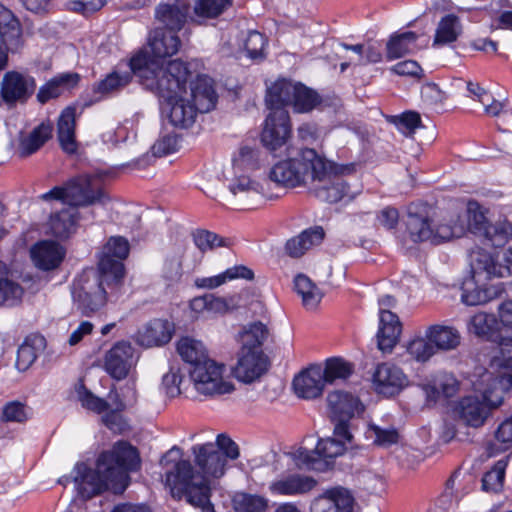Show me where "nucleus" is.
Wrapping results in <instances>:
<instances>
[{
	"mask_svg": "<svg viewBox=\"0 0 512 512\" xmlns=\"http://www.w3.org/2000/svg\"><path fill=\"white\" fill-rule=\"evenodd\" d=\"M144 62V57H136L132 62L133 68L139 73L141 84L159 97L163 113L173 126L188 128L195 122L197 113L214 109L217 94L211 78L198 76L190 82L188 91L186 84L190 72L183 61L172 60L166 69L158 73L140 67Z\"/></svg>",
	"mask_w": 512,
	"mask_h": 512,
	"instance_id": "f257e3e1",
	"label": "nucleus"
},
{
	"mask_svg": "<svg viewBox=\"0 0 512 512\" xmlns=\"http://www.w3.org/2000/svg\"><path fill=\"white\" fill-rule=\"evenodd\" d=\"M140 465L137 449L125 441L116 442L112 449L102 452L96 462V469L87 464L77 463L70 477H62L59 483L65 485L72 480L77 495L90 499L105 490L122 493L129 485V472Z\"/></svg>",
	"mask_w": 512,
	"mask_h": 512,
	"instance_id": "f03ea898",
	"label": "nucleus"
},
{
	"mask_svg": "<svg viewBox=\"0 0 512 512\" xmlns=\"http://www.w3.org/2000/svg\"><path fill=\"white\" fill-rule=\"evenodd\" d=\"M181 450L171 448L162 458L161 465L165 469V485L173 498L182 499L201 512H215L211 503L212 484L205 475L195 471L188 460H183Z\"/></svg>",
	"mask_w": 512,
	"mask_h": 512,
	"instance_id": "7ed1b4c3",
	"label": "nucleus"
},
{
	"mask_svg": "<svg viewBox=\"0 0 512 512\" xmlns=\"http://www.w3.org/2000/svg\"><path fill=\"white\" fill-rule=\"evenodd\" d=\"M327 169L328 159L315 149L286 147V157L272 165L267 177L279 187L294 189L324 179Z\"/></svg>",
	"mask_w": 512,
	"mask_h": 512,
	"instance_id": "20e7f679",
	"label": "nucleus"
},
{
	"mask_svg": "<svg viewBox=\"0 0 512 512\" xmlns=\"http://www.w3.org/2000/svg\"><path fill=\"white\" fill-rule=\"evenodd\" d=\"M473 391L492 411L500 408L512 395V338H503L499 354L488 368L476 372L471 380Z\"/></svg>",
	"mask_w": 512,
	"mask_h": 512,
	"instance_id": "39448f33",
	"label": "nucleus"
},
{
	"mask_svg": "<svg viewBox=\"0 0 512 512\" xmlns=\"http://www.w3.org/2000/svg\"><path fill=\"white\" fill-rule=\"evenodd\" d=\"M352 439L348 424L336 423L333 437L320 439L313 451L301 447L291 453V457L299 469L323 471L329 466L330 460L344 453Z\"/></svg>",
	"mask_w": 512,
	"mask_h": 512,
	"instance_id": "423d86ee",
	"label": "nucleus"
},
{
	"mask_svg": "<svg viewBox=\"0 0 512 512\" xmlns=\"http://www.w3.org/2000/svg\"><path fill=\"white\" fill-rule=\"evenodd\" d=\"M121 284H115L113 279H105L100 273L84 272L73 282L71 294L77 309L84 315L97 312L105 306L109 298H113Z\"/></svg>",
	"mask_w": 512,
	"mask_h": 512,
	"instance_id": "0eeeda50",
	"label": "nucleus"
},
{
	"mask_svg": "<svg viewBox=\"0 0 512 512\" xmlns=\"http://www.w3.org/2000/svg\"><path fill=\"white\" fill-rule=\"evenodd\" d=\"M96 178L89 175H81L69 180L63 186H55L39 196L45 202H60L67 206H87L97 202H103L104 192L96 186Z\"/></svg>",
	"mask_w": 512,
	"mask_h": 512,
	"instance_id": "6e6552de",
	"label": "nucleus"
},
{
	"mask_svg": "<svg viewBox=\"0 0 512 512\" xmlns=\"http://www.w3.org/2000/svg\"><path fill=\"white\" fill-rule=\"evenodd\" d=\"M195 463L205 475L219 478L225 473L226 458L235 460L239 457L237 444L228 436H217L216 444L208 442L196 444L191 448Z\"/></svg>",
	"mask_w": 512,
	"mask_h": 512,
	"instance_id": "1a4fd4ad",
	"label": "nucleus"
},
{
	"mask_svg": "<svg viewBox=\"0 0 512 512\" xmlns=\"http://www.w3.org/2000/svg\"><path fill=\"white\" fill-rule=\"evenodd\" d=\"M446 211L432 217L409 213L406 227L409 237L413 242H431L438 244L453 239V234L461 232L459 227L454 230L449 228Z\"/></svg>",
	"mask_w": 512,
	"mask_h": 512,
	"instance_id": "9d476101",
	"label": "nucleus"
},
{
	"mask_svg": "<svg viewBox=\"0 0 512 512\" xmlns=\"http://www.w3.org/2000/svg\"><path fill=\"white\" fill-rule=\"evenodd\" d=\"M225 366L212 359L191 367L190 380L195 391L204 396L228 394L234 390L231 382L224 379Z\"/></svg>",
	"mask_w": 512,
	"mask_h": 512,
	"instance_id": "9b49d317",
	"label": "nucleus"
},
{
	"mask_svg": "<svg viewBox=\"0 0 512 512\" xmlns=\"http://www.w3.org/2000/svg\"><path fill=\"white\" fill-rule=\"evenodd\" d=\"M488 209L480 205L475 200H469L465 211L449 210L446 211V218L449 228L454 230L459 227L462 231L455 232L453 238H459L466 232L482 237L486 232L490 222L487 218Z\"/></svg>",
	"mask_w": 512,
	"mask_h": 512,
	"instance_id": "f8f14e48",
	"label": "nucleus"
},
{
	"mask_svg": "<svg viewBox=\"0 0 512 512\" xmlns=\"http://www.w3.org/2000/svg\"><path fill=\"white\" fill-rule=\"evenodd\" d=\"M130 251L128 240L122 236H112L103 246L98 268L105 279L112 278L115 284H121L125 269L123 261Z\"/></svg>",
	"mask_w": 512,
	"mask_h": 512,
	"instance_id": "ddd939ff",
	"label": "nucleus"
},
{
	"mask_svg": "<svg viewBox=\"0 0 512 512\" xmlns=\"http://www.w3.org/2000/svg\"><path fill=\"white\" fill-rule=\"evenodd\" d=\"M472 275L462 284L461 302L467 306L483 305L497 298L503 292L500 283L488 284L485 281L491 279L485 271H477V267H471Z\"/></svg>",
	"mask_w": 512,
	"mask_h": 512,
	"instance_id": "4468645a",
	"label": "nucleus"
},
{
	"mask_svg": "<svg viewBox=\"0 0 512 512\" xmlns=\"http://www.w3.org/2000/svg\"><path fill=\"white\" fill-rule=\"evenodd\" d=\"M291 137L290 116L287 110L271 111L266 117L261 142L270 152L285 147Z\"/></svg>",
	"mask_w": 512,
	"mask_h": 512,
	"instance_id": "2eb2a0df",
	"label": "nucleus"
},
{
	"mask_svg": "<svg viewBox=\"0 0 512 512\" xmlns=\"http://www.w3.org/2000/svg\"><path fill=\"white\" fill-rule=\"evenodd\" d=\"M36 80L26 72L16 70L4 74L1 84V98L8 106L26 102L34 93Z\"/></svg>",
	"mask_w": 512,
	"mask_h": 512,
	"instance_id": "dca6fc26",
	"label": "nucleus"
},
{
	"mask_svg": "<svg viewBox=\"0 0 512 512\" xmlns=\"http://www.w3.org/2000/svg\"><path fill=\"white\" fill-rule=\"evenodd\" d=\"M470 261L471 267H477L478 272L485 271L491 278L512 276V248L494 254L477 248L471 251Z\"/></svg>",
	"mask_w": 512,
	"mask_h": 512,
	"instance_id": "f3484780",
	"label": "nucleus"
},
{
	"mask_svg": "<svg viewBox=\"0 0 512 512\" xmlns=\"http://www.w3.org/2000/svg\"><path fill=\"white\" fill-rule=\"evenodd\" d=\"M226 181L230 193L245 204L256 198H271L267 179L261 182L253 178L251 173L231 171Z\"/></svg>",
	"mask_w": 512,
	"mask_h": 512,
	"instance_id": "a211bd4d",
	"label": "nucleus"
},
{
	"mask_svg": "<svg viewBox=\"0 0 512 512\" xmlns=\"http://www.w3.org/2000/svg\"><path fill=\"white\" fill-rule=\"evenodd\" d=\"M327 175L324 179L313 181L310 185L315 196L321 201L336 203L341 200H352L357 192L350 191L349 186L342 177L334 171V165L328 160Z\"/></svg>",
	"mask_w": 512,
	"mask_h": 512,
	"instance_id": "6ab92c4d",
	"label": "nucleus"
},
{
	"mask_svg": "<svg viewBox=\"0 0 512 512\" xmlns=\"http://www.w3.org/2000/svg\"><path fill=\"white\" fill-rule=\"evenodd\" d=\"M149 48L152 56H149L148 52L144 50H141L138 53L145 54L148 61L154 62L155 72L158 73L160 70L166 69L168 64L171 62L169 61L164 66L161 59L173 56L178 52L180 48V39L175 33L167 31L164 28H158L150 34Z\"/></svg>",
	"mask_w": 512,
	"mask_h": 512,
	"instance_id": "aec40b11",
	"label": "nucleus"
},
{
	"mask_svg": "<svg viewBox=\"0 0 512 512\" xmlns=\"http://www.w3.org/2000/svg\"><path fill=\"white\" fill-rule=\"evenodd\" d=\"M408 384V378L396 365L378 364L372 374V386L376 393L383 396L398 394Z\"/></svg>",
	"mask_w": 512,
	"mask_h": 512,
	"instance_id": "412c9836",
	"label": "nucleus"
},
{
	"mask_svg": "<svg viewBox=\"0 0 512 512\" xmlns=\"http://www.w3.org/2000/svg\"><path fill=\"white\" fill-rule=\"evenodd\" d=\"M268 370V359L261 349L240 350L238 361L233 369L236 379L252 383Z\"/></svg>",
	"mask_w": 512,
	"mask_h": 512,
	"instance_id": "4be33fe9",
	"label": "nucleus"
},
{
	"mask_svg": "<svg viewBox=\"0 0 512 512\" xmlns=\"http://www.w3.org/2000/svg\"><path fill=\"white\" fill-rule=\"evenodd\" d=\"M135 362L134 348L130 343L121 341L107 351L104 367L109 375L121 380L128 375Z\"/></svg>",
	"mask_w": 512,
	"mask_h": 512,
	"instance_id": "5701e85b",
	"label": "nucleus"
},
{
	"mask_svg": "<svg viewBox=\"0 0 512 512\" xmlns=\"http://www.w3.org/2000/svg\"><path fill=\"white\" fill-rule=\"evenodd\" d=\"M174 323L167 319L156 318L143 325L136 334L137 344L145 348L159 347L167 344L173 337Z\"/></svg>",
	"mask_w": 512,
	"mask_h": 512,
	"instance_id": "b1692460",
	"label": "nucleus"
},
{
	"mask_svg": "<svg viewBox=\"0 0 512 512\" xmlns=\"http://www.w3.org/2000/svg\"><path fill=\"white\" fill-rule=\"evenodd\" d=\"M354 498L349 490L342 487L327 489L316 497L311 512H352Z\"/></svg>",
	"mask_w": 512,
	"mask_h": 512,
	"instance_id": "393cba45",
	"label": "nucleus"
},
{
	"mask_svg": "<svg viewBox=\"0 0 512 512\" xmlns=\"http://www.w3.org/2000/svg\"><path fill=\"white\" fill-rule=\"evenodd\" d=\"M325 384L322 366L312 365L295 376L293 389L300 398L315 399L322 395Z\"/></svg>",
	"mask_w": 512,
	"mask_h": 512,
	"instance_id": "a878e982",
	"label": "nucleus"
},
{
	"mask_svg": "<svg viewBox=\"0 0 512 512\" xmlns=\"http://www.w3.org/2000/svg\"><path fill=\"white\" fill-rule=\"evenodd\" d=\"M327 402L333 417L338 420L337 423L345 422L348 424L349 419L360 415L364 410V406L358 397L342 390L330 392L327 396Z\"/></svg>",
	"mask_w": 512,
	"mask_h": 512,
	"instance_id": "bb28decb",
	"label": "nucleus"
},
{
	"mask_svg": "<svg viewBox=\"0 0 512 512\" xmlns=\"http://www.w3.org/2000/svg\"><path fill=\"white\" fill-rule=\"evenodd\" d=\"M314 478L302 474L283 475L269 484V491L276 496H298L314 489Z\"/></svg>",
	"mask_w": 512,
	"mask_h": 512,
	"instance_id": "cd10ccee",
	"label": "nucleus"
},
{
	"mask_svg": "<svg viewBox=\"0 0 512 512\" xmlns=\"http://www.w3.org/2000/svg\"><path fill=\"white\" fill-rule=\"evenodd\" d=\"M138 56H142L145 59V62L141 63L140 67H142L143 69H151V70L155 71V69H154L155 63L154 62L148 61L145 54L136 53L130 59L129 67L126 70L122 71L118 68V69L114 70L113 72H111L110 74H108L105 79H103L102 81H100L98 83L97 91L101 94H109V93L118 91L130 83L133 74H135L140 79L139 73L136 71V69L133 68V65H132L133 60Z\"/></svg>",
	"mask_w": 512,
	"mask_h": 512,
	"instance_id": "c85d7f7f",
	"label": "nucleus"
},
{
	"mask_svg": "<svg viewBox=\"0 0 512 512\" xmlns=\"http://www.w3.org/2000/svg\"><path fill=\"white\" fill-rule=\"evenodd\" d=\"M456 414L458 418L466 425L478 428L481 427L492 409L487 404L478 398V396H465L456 406Z\"/></svg>",
	"mask_w": 512,
	"mask_h": 512,
	"instance_id": "c756f323",
	"label": "nucleus"
},
{
	"mask_svg": "<svg viewBox=\"0 0 512 512\" xmlns=\"http://www.w3.org/2000/svg\"><path fill=\"white\" fill-rule=\"evenodd\" d=\"M33 264L40 270L56 269L64 259L65 250L57 242L44 240L36 243L30 250Z\"/></svg>",
	"mask_w": 512,
	"mask_h": 512,
	"instance_id": "7c9ffc66",
	"label": "nucleus"
},
{
	"mask_svg": "<svg viewBox=\"0 0 512 512\" xmlns=\"http://www.w3.org/2000/svg\"><path fill=\"white\" fill-rule=\"evenodd\" d=\"M402 326L396 314L390 310L379 313V327L377 332V345L384 353L391 352L397 344Z\"/></svg>",
	"mask_w": 512,
	"mask_h": 512,
	"instance_id": "2f4dec72",
	"label": "nucleus"
},
{
	"mask_svg": "<svg viewBox=\"0 0 512 512\" xmlns=\"http://www.w3.org/2000/svg\"><path fill=\"white\" fill-rule=\"evenodd\" d=\"M426 336L431 340L437 352L456 350L462 341L460 331L447 323H435L427 326Z\"/></svg>",
	"mask_w": 512,
	"mask_h": 512,
	"instance_id": "473e14b6",
	"label": "nucleus"
},
{
	"mask_svg": "<svg viewBox=\"0 0 512 512\" xmlns=\"http://www.w3.org/2000/svg\"><path fill=\"white\" fill-rule=\"evenodd\" d=\"M80 76L74 72L59 73L42 85L37 93V100L44 104L51 99H55L64 92L76 87Z\"/></svg>",
	"mask_w": 512,
	"mask_h": 512,
	"instance_id": "72a5a7b5",
	"label": "nucleus"
},
{
	"mask_svg": "<svg viewBox=\"0 0 512 512\" xmlns=\"http://www.w3.org/2000/svg\"><path fill=\"white\" fill-rule=\"evenodd\" d=\"M231 171L253 173L265 164L264 154L256 146L242 145L232 155Z\"/></svg>",
	"mask_w": 512,
	"mask_h": 512,
	"instance_id": "f704fd0d",
	"label": "nucleus"
},
{
	"mask_svg": "<svg viewBox=\"0 0 512 512\" xmlns=\"http://www.w3.org/2000/svg\"><path fill=\"white\" fill-rule=\"evenodd\" d=\"M296 87V82L287 79H278L269 86L265 101L270 112L284 109L288 105L293 107Z\"/></svg>",
	"mask_w": 512,
	"mask_h": 512,
	"instance_id": "c9c22d12",
	"label": "nucleus"
},
{
	"mask_svg": "<svg viewBox=\"0 0 512 512\" xmlns=\"http://www.w3.org/2000/svg\"><path fill=\"white\" fill-rule=\"evenodd\" d=\"M188 12L189 4L186 0H177L173 5L159 4L155 16L166 26L167 31L175 33L182 28Z\"/></svg>",
	"mask_w": 512,
	"mask_h": 512,
	"instance_id": "e433bc0d",
	"label": "nucleus"
},
{
	"mask_svg": "<svg viewBox=\"0 0 512 512\" xmlns=\"http://www.w3.org/2000/svg\"><path fill=\"white\" fill-rule=\"evenodd\" d=\"M0 40L8 45L12 52L22 46V29L13 12L0 3Z\"/></svg>",
	"mask_w": 512,
	"mask_h": 512,
	"instance_id": "4c0bfd02",
	"label": "nucleus"
},
{
	"mask_svg": "<svg viewBox=\"0 0 512 512\" xmlns=\"http://www.w3.org/2000/svg\"><path fill=\"white\" fill-rule=\"evenodd\" d=\"M80 219L78 209L66 206L61 211L51 215L48 227L50 233L58 238H67L75 233Z\"/></svg>",
	"mask_w": 512,
	"mask_h": 512,
	"instance_id": "58836bf2",
	"label": "nucleus"
},
{
	"mask_svg": "<svg viewBox=\"0 0 512 512\" xmlns=\"http://www.w3.org/2000/svg\"><path fill=\"white\" fill-rule=\"evenodd\" d=\"M459 388L460 383L453 374L439 373L425 385L424 390L429 401L437 402L455 396Z\"/></svg>",
	"mask_w": 512,
	"mask_h": 512,
	"instance_id": "ea45409f",
	"label": "nucleus"
},
{
	"mask_svg": "<svg viewBox=\"0 0 512 512\" xmlns=\"http://www.w3.org/2000/svg\"><path fill=\"white\" fill-rule=\"evenodd\" d=\"M324 238L322 227L316 226L304 230L298 236L289 239L285 245L289 256L298 258L305 254L313 246L319 245Z\"/></svg>",
	"mask_w": 512,
	"mask_h": 512,
	"instance_id": "a19ab883",
	"label": "nucleus"
},
{
	"mask_svg": "<svg viewBox=\"0 0 512 512\" xmlns=\"http://www.w3.org/2000/svg\"><path fill=\"white\" fill-rule=\"evenodd\" d=\"M76 108L66 107L60 114L58 120V139L62 149L69 154L76 152L77 143L75 140Z\"/></svg>",
	"mask_w": 512,
	"mask_h": 512,
	"instance_id": "79ce46f5",
	"label": "nucleus"
},
{
	"mask_svg": "<svg viewBox=\"0 0 512 512\" xmlns=\"http://www.w3.org/2000/svg\"><path fill=\"white\" fill-rule=\"evenodd\" d=\"M126 391L127 394L124 395V400L120 399L117 392L111 391L109 394V400L115 406V411L104 415L103 422L109 429L113 431H117L122 428L123 421L119 412L126 409L128 406L134 405L137 399V393L133 385L127 386Z\"/></svg>",
	"mask_w": 512,
	"mask_h": 512,
	"instance_id": "37998d69",
	"label": "nucleus"
},
{
	"mask_svg": "<svg viewBox=\"0 0 512 512\" xmlns=\"http://www.w3.org/2000/svg\"><path fill=\"white\" fill-rule=\"evenodd\" d=\"M417 39L418 36L412 31L391 36L386 47L388 60L398 59L406 54L416 52L420 48Z\"/></svg>",
	"mask_w": 512,
	"mask_h": 512,
	"instance_id": "c03bdc74",
	"label": "nucleus"
},
{
	"mask_svg": "<svg viewBox=\"0 0 512 512\" xmlns=\"http://www.w3.org/2000/svg\"><path fill=\"white\" fill-rule=\"evenodd\" d=\"M462 32V26L457 16L448 14L438 23L433 46H441L455 42Z\"/></svg>",
	"mask_w": 512,
	"mask_h": 512,
	"instance_id": "a18cd8bd",
	"label": "nucleus"
},
{
	"mask_svg": "<svg viewBox=\"0 0 512 512\" xmlns=\"http://www.w3.org/2000/svg\"><path fill=\"white\" fill-rule=\"evenodd\" d=\"M177 352L185 362L191 365V367L204 362V360H209L206 355V348L204 344L201 341L188 336L182 337L177 342Z\"/></svg>",
	"mask_w": 512,
	"mask_h": 512,
	"instance_id": "49530a36",
	"label": "nucleus"
},
{
	"mask_svg": "<svg viewBox=\"0 0 512 512\" xmlns=\"http://www.w3.org/2000/svg\"><path fill=\"white\" fill-rule=\"evenodd\" d=\"M23 296V288L8 277V270L0 261V305L13 306Z\"/></svg>",
	"mask_w": 512,
	"mask_h": 512,
	"instance_id": "de8ad7c7",
	"label": "nucleus"
},
{
	"mask_svg": "<svg viewBox=\"0 0 512 512\" xmlns=\"http://www.w3.org/2000/svg\"><path fill=\"white\" fill-rule=\"evenodd\" d=\"M268 335L269 330L262 322L256 321L247 324L241 332V350L261 349V346L267 340Z\"/></svg>",
	"mask_w": 512,
	"mask_h": 512,
	"instance_id": "09e8293b",
	"label": "nucleus"
},
{
	"mask_svg": "<svg viewBox=\"0 0 512 512\" xmlns=\"http://www.w3.org/2000/svg\"><path fill=\"white\" fill-rule=\"evenodd\" d=\"M482 238L493 246H502L512 239V223L499 217L489 224Z\"/></svg>",
	"mask_w": 512,
	"mask_h": 512,
	"instance_id": "8fccbe9b",
	"label": "nucleus"
},
{
	"mask_svg": "<svg viewBox=\"0 0 512 512\" xmlns=\"http://www.w3.org/2000/svg\"><path fill=\"white\" fill-rule=\"evenodd\" d=\"M499 329V322L495 315L478 312L473 315L468 323L467 330L479 337H488Z\"/></svg>",
	"mask_w": 512,
	"mask_h": 512,
	"instance_id": "3c124183",
	"label": "nucleus"
},
{
	"mask_svg": "<svg viewBox=\"0 0 512 512\" xmlns=\"http://www.w3.org/2000/svg\"><path fill=\"white\" fill-rule=\"evenodd\" d=\"M406 351L411 358L420 363L429 361L437 353L433 343L426 336V330L424 335L415 336L407 343Z\"/></svg>",
	"mask_w": 512,
	"mask_h": 512,
	"instance_id": "603ef678",
	"label": "nucleus"
},
{
	"mask_svg": "<svg viewBox=\"0 0 512 512\" xmlns=\"http://www.w3.org/2000/svg\"><path fill=\"white\" fill-rule=\"evenodd\" d=\"M322 371L326 384H333L338 380H346L352 374L353 366L342 358L334 357L325 361Z\"/></svg>",
	"mask_w": 512,
	"mask_h": 512,
	"instance_id": "864d4df0",
	"label": "nucleus"
},
{
	"mask_svg": "<svg viewBox=\"0 0 512 512\" xmlns=\"http://www.w3.org/2000/svg\"><path fill=\"white\" fill-rule=\"evenodd\" d=\"M51 129L44 124L36 127L29 135L20 141V153L28 156L37 151L50 137Z\"/></svg>",
	"mask_w": 512,
	"mask_h": 512,
	"instance_id": "5fc2aeb1",
	"label": "nucleus"
},
{
	"mask_svg": "<svg viewBox=\"0 0 512 512\" xmlns=\"http://www.w3.org/2000/svg\"><path fill=\"white\" fill-rule=\"evenodd\" d=\"M235 512H265L268 500L260 495L237 493L233 497Z\"/></svg>",
	"mask_w": 512,
	"mask_h": 512,
	"instance_id": "6e6d98bb",
	"label": "nucleus"
},
{
	"mask_svg": "<svg viewBox=\"0 0 512 512\" xmlns=\"http://www.w3.org/2000/svg\"><path fill=\"white\" fill-rule=\"evenodd\" d=\"M320 103L319 95L307 86L297 83L293 110L296 113H308Z\"/></svg>",
	"mask_w": 512,
	"mask_h": 512,
	"instance_id": "4d7b16f0",
	"label": "nucleus"
},
{
	"mask_svg": "<svg viewBox=\"0 0 512 512\" xmlns=\"http://www.w3.org/2000/svg\"><path fill=\"white\" fill-rule=\"evenodd\" d=\"M366 438L371 439L374 444L388 447L398 442L399 434L393 427H380L370 424L365 432Z\"/></svg>",
	"mask_w": 512,
	"mask_h": 512,
	"instance_id": "13d9d810",
	"label": "nucleus"
},
{
	"mask_svg": "<svg viewBox=\"0 0 512 512\" xmlns=\"http://www.w3.org/2000/svg\"><path fill=\"white\" fill-rule=\"evenodd\" d=\"M507 467L506 460H499L491 470H489L482 479V486L485 491L496 492L503 486L505 470Z\"/></svg>",
	"mask_w": 512,
	"mask_h": 512,
	"instance_id": "bf43d9fd",
	"label": "nucleus"
},
{
	"mask_svg": "<svg viewBox=\"0 0 512 512\" xmlns=\"http://www.w3.org/2000/svg\"><path fill=\"white\" fill-rule=\"evenodd\" d=\"M76 392L81 405L87 410L100 414L106 411L109 407L107 401L95 396L88 389H86L83 384H79L77 386Z\"/></svg>",
	"mask_w": 512,
	"mask_h": 512,
	"instance_id": "052dcab7",
	"label": "nucleus"
},
{
	"mask_svg": "<svg viewBox=\"0 0 512 512\" xmlns=\"http://www.w3.org/2000/svg\"><path fill=\"white\" fill-rule=\"evenodd\" d=\"M232 0H197L194 11L198 16L213 18L231 5Z\"/></svg>",
	"mask_w": 512,
	"mask_h": 512,
	"instance_id": "680f3d73",
	"label": "nucleus"
},
{
	"mask_svg": "<svg viewBox=\"0 0 512 512\" xmlns=\"http://www.w3.org/2000/svg\"><path fill=\"white\" fill-rule=\"evenodd\" d=\"M484 110L486 114L498 117V127L500 130L506 132L508 129L502 128V124L509 122L512 125V112L506 107L503 102L494 100L492 97L485 100Z\"/></svg>",
	"mask_w": 512,
	"mask_h": 512,
	"instance_id": "e2e57ef3",
	"label": "nucleus"
},
{
	"mask_svg": "<svg viewBox=\"0 0 512 512\" xmlns=\"http://www.w3.org/2000/svg\"><path fill=\"white\" fill-rule=\"evenodd\" d=\"M266 39L263 34L257 31L248 32L244 39V50L247 57L251 59H262L264 57V48Z\"/></svg>",
	"mask_w": 512,
	"mask_h": 512,
	"instance_id": "0e129e2a",
	"label": "nucleus"
},
{
	"mask_svg": "<svg viewBox=\"0 0 512 512\" xmlns=\"http://www.w3.org/2000/svg\"><path fill=\"white\" fill-rule=\"evenodd\" d=\"M195 245L202 251L206 252L216 247L226 246V242L223 238L217 234L207 230H197L193 234Z\"/></svg>",
	"mask_w": 512,
	"mask_h": 512,
	"instance_id": "69168bd1",
	"label": "nucleus"
},
{
	"mask_svg": "<svg viewBox=\"0 0 512 512\" xmlns=\"http://www.w3.org/2000/svg\"><path fill=\"white\" fill-rule=\"evenodd\" d=\"M182 376L179 370L171 367L162 377L161 390L170 398H174L182 393Z\"/></svg>",
	"mask_w": 512,
	"mask_h": 512,
	"instance_id": "338daca9",
	"label": "nucleus"
},
{
	"mask_svg": "<svg viewBox=\"0 0 512 512\" xmlns=\"http://www.w3.org/2000/svg\"><path fill=\"white\" fill-rule=\"evenodd\" d=\"M180 140L174 133L161 136L152 146L154 156L163 157L176 152L179 149Z\"/></svg>",
	"mask_w": 512,
	"mask_h": 512,
	"instance_id": "774afa93",
	"label": "nucleus"
}]
</instances>
